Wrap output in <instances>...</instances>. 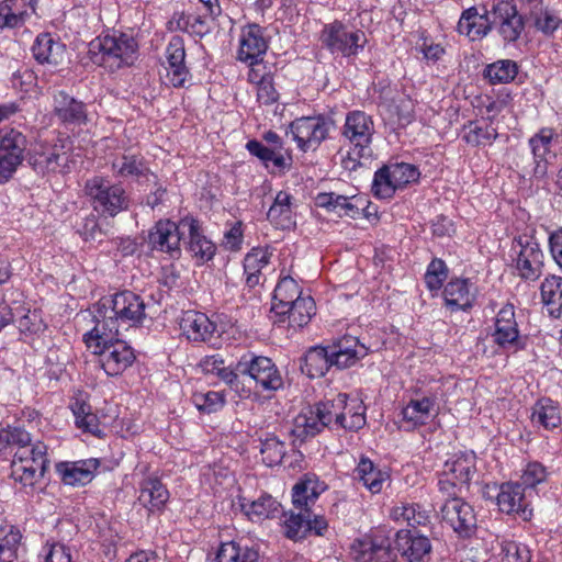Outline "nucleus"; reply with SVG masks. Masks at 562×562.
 I'll return each instance as SVG.
<instances>
[{
  "label": "nucleus",
  "mask_w": 562,
  "mask_h": 562,
  "mask_svg": "<svg viewBox=\"0 0 562 562\" xmlns=\"http://www.w3.org/2000/svg\"><path fill=\"white\" fill-rule=\"evenodd\" d=\"M145 308L143 297L128 290L103 296L93 305L94 331L105 337L122 335L123 331L143 324Z\"/></svg>",
  "instance_id": "1"
},
{
  "label": "nucleus",
  "mask_w": 562,
  "mask_h": 562,
  "mask_svg": "<svg viewBox=\"0 0 562 562\" xmlns=\"http://www.w3.org/2000/svg\"><path fill=\"white\" fill-rule=\"evenodd\" d=\"M139 45L128 33L113 31L101 34L89 43V59L109 72L132 67L138 59Z\"/></svg>",
  "instance_id": "2"
},
{
  "label": "nucleus",
  "mask_w": 562,
  "mask_h": 562,
  "mask_svg": "<svg viewBox=\"0 0 562 562\" xmlns=\"http://www.w3.org/2000/svg\"><path fill=\"white\" fill-rule=\"evenodd\" d=\"M120 336L105 337L101 333L95 335L94 327L83 335V342L98 355L99 363L109 376L122 374L136 359L133 348Z\"/></svg>",
  "instance_id": "3"
},
{
  "label": "nucleus",
  "mask_w": 562,
  "mask_h": 562,
  "mask_svg": "<svg viewBox=\"0 0 562 562\" xmlns=\"http://www.w3.org/2000/svg\"><path fill=\"white\" fill-rule=\"evenodd\" d=\"M83 196L99 217H115L130 206V195L120 183L103 176H93L85 181Z\"/></svg>",
  "instance_id": "4"
},
{
  "label": "nucleus",
  "mask_w": 562,
  "mask_h": 562,
  "mask_svg": "<svg viewBox=\"0 0 562 562\" xmlns=\"http://www.w3.org/2000/svg\"><path fill=\"white\" fill-rule=\"evenodd\" d=\"M48 468L47 446L36 441L32 447L16 449L11 462V476L26 493H32Z\"/></svg>",
  "instance_id": "5"
},
{
  "label": "nucleus",
  "mask_w": 562,
  "mask_h": 562,
  "mask_svg": "<svg viewBox=\"0 0 562 562\" xmlns=\"http://www.w3.org/2000/svg\"><path fill=\"white\" fill-rule=\"evenodd\" d=\"M322 46L331 54L342 57H356L363 50L368 40L366 33L355 26L335 20L324 25L319 34Z\"/></svg>",
  "instance_id": "6"
},
{
  "label": "nucleus",
  "mask_w": 562,
  "mask_h": 562,
  "mask_svg": "<svg viewBox=\"0 0 562 562\" xmlns=\"http://www.w3.org/2000/svg\"><path fill=\"white\" fill-rule=\"evenodd\" d=\"M335 127L336 124L333 116L317 114L295 119L290 123L289 132L297 148L307 153L316 150L324 140L329 138L330 132Z\"/></svg>",
  "instance_id": "7"
},
{
  "label": "nucleus",
  "mask_w": 562,
  "mask_h": 562,
  "mask_svg": "<svg viewBox=\"0 0 562 562\" xmlns=\"http://www.w3.org/2000/svg\"><path fill=\"white\" fill-rule=\"evenodd\" d=\"M419 177L420 172L415 165L391 162L375 171L371 191L378 199H391L397 189L417 182Z\"/></svg>",
  "instance_id": "8"
},
{
  "label": "nucleus",
  "mask_w": 562,
  "mask_h": 562,
  "mask_svg": "<svg viewBox=\"0 0 562 562\" xmlns=\"http://www.w3.org/2000/svg\"><path fill=\"white\" fill-rule=\"evenodd\" d=\"M236 370L241 375H248L254 380L256 387L261 392L273 394L283 387L284 381L281 371L276 363L263 356H244L236 364Z\"/></svg>",
  "instance_id": "9"
},
{
  "label": "nucleus",
  "mask_w": 562,
  "mask_h": 562,
  "mask_svg": "<svg viewBox=\"0 0 562 562\" xmlns=\"http://www.w3.org/2000/svg\"><path fill=\"white\" fill-rule=\"evenodd\" d=\"M268 146L257 139H250L246 149L257 157L271 173H284L292 166L291 151L284 147L282 138L273 131L263 134Z\"/></svg>",
  "instance_id": "10"
},
{
  "label": "nucleus",
  "mask_w": 562,
  "mask_h": 562,
  "mask_svg": "<svg viewBox=\"0 0 562 562\" xmlns=\"http://www.w3.org/2000/svg\"><path fill=\"white\" fill-rule=\"evenodd\" d=\"M491 338L497 350L503 352H517L525 349L526 342L520 335L514 304L506 303L497 312Z\"/></svg>",
  "instance_id": "11"
},
{
  "label": "nucleus",
  "mask_w": 562,
  "mask_h": 562,
  "mask_svg": "<svg viewBox=\"0 0 562 562\" xmlns=\"http://www.w3.org/2000/svg\"><path fill=\"white\" fill-rule=\"evenodd\" d=\"M518 276L526 281H535L541 276L543 252L540 245L526 235L514 237L510 248Z\"/></svg>",
  "instance_id": "12"
},
{
  "label": "nucleus",
  "mask_w": 562,
  "mask_h": 562,
  "mask_svg": "<svg viewBox=\"0 0 562 562\" xmlns=\"http://www.w3.org/2000/svg\"><path fill=\"white\" fill-rule=\"evenodd\" d=\"M491 23L506 44L516 43L524 30L525 18L519 14L515 0H492L490 3Z\"/></svg>",
  "instance_id": "13"
},
{
  "label": "nucleus",
  "mask_w": 562,
  "mask_h": 562,
  "mask_svg": "<svg viewBox=\"0 0 562 562\" xmlns=\"http://www.w3.org/2000/svg\"><path fill=\"white\" fill-rule=\"evenodd\" d=\"M393 542L389 531L375 529L353 542L355 560L357 562H394L397 550L393 547Z\"/></svg>",
  "instance_id": "14"
},
{
  "label": "nucleus",
  "mask_w": 562,
  "mask_h": 562,
  "mask_svg": "<svg viewBox=\"0 0 562 562\" xmlns=\"http://www.w3.org/2000/svg\"><path fill=\"white\" fill-rule=\"evenodd\" d=\"M27 139L13 127L0 128V183L12 178L24 159Z\"/></svg>",
  "instance_id": "15"
},
{
  "label": "nucleus",
  "mask_w": 562,
  "mask_h": 562,
  "mask_svg": "<svg viewBox=\"0 0 562 562\" xmlns=\"http://www.w3.org/2000/svg\"><path fill=\"white\" fill-rule=\"evenodd\" d=\"M344 398H347V394L339 393L333 401L315 404L319 422H324V428L358 431L364 427L366 418L352 411V407H347V412L350 414V420H347L344 411L340 412V408H344Z\"/></svg>",
  "instance_id": "16"
},
{
  "label": "nucleus",
  "mask_w": 562,
  "mask_h": 562,
  "mask_svg": "<svg viewBox=\"0 0 562 562\" xmlns=\"http://www.w3.org/2000/svg\"><path fill=\"white\" fill-rule=\"evenodd\" d=\"M183 235L181 220L179 223L160 220L149 231L147 243L153 251L165 252L171 259H179L181 256L180 243Z\"/></svg>",
  "instance_id": "17"
},
{
  "label": "nucleus",
  "mask_w": 562,
  "mask_h": 562,
  "mask_svg": "<svg viewBox=\"0 0 562 562\" xmlns=\"http://www.w3.org/2000/svg\"><path fill=\"white\" fill-rule=\"evenodd\" d=\"M69 155L63 145L37 143L32 149L29 164L40 175L64 173L68 167Z\"/></svg>",
  "instance_id": "18"
},
{
  "label": "nucleus",
  "mask_w": 562,
  "mask_h": 562,
  "mask_svg": "<svg viewBox=\"0 0 562 562\" xmlns=\"http://www.w3.org/2000/svg\"><path fill=\"white\" fill-rule=\"evenodd\" d=\"M442 520L462 538H470L476 530L473 507L460 497L448 498L441 507Z\"/></svg>",
  "instance_id": "19"
},
{
  "label": "nucleus",
  "mask_w": 562,
  "mask_h": 562,
  "mask_svg": "<svg viewBox=\"0 0 562 562\" xmlns=\"http://www.w3.org/2000/svg\"><path fill=\"white\" fill-rule=\"evenodd\" d=\"M396 550L406 562H430L432 546L427 536L418 530L401 529L395 532Z\"/></svg>",
  "instance_id": "20"
},
{
  "label": "nucleus",
  "mask_w": 562,
  "mask_h": 562,
  "mask_svg": "<svg viewBox=\"0 0 562 562\" xmlns=\"http://www.w3.org/2000/svg\"><path fill=\"white\" fill-rule=\"evenodd\" d=\"M374 134V123L372 117L363 111L353 110L347 113L345 124L341 130V136L351 147L357 150L366 151Z\"/></svg>",
  "instance_id": "21"
},
{
  "label": "nucleus",
  "mask_w": 562,
  "mask_h": 562,
  "mask_svg": "<svg viewBox=\"0 0 562 562\" xmlns=\"http://www.w3.org/2000/svg\"><path fill=\"white\" fill-rule=\"evenodd\" d=\"M166 79L173 88H182L191 77L186 64L184 41L181 36L175 35L166 47Z\"/></svg>",
  "instance_id": "22"
},
{
  "label": "nucleus",
  "mask_w": 562,
  "mask_h": 562,
  "mask_svg": "<svg viewBox=\"0 0 562 562\" xmlns=\"http://www.w3.org/2000/svg\"><path fill=\"white\" fill-rule=\"evenodd\" d=\"M525 491L518 482L502 483L496 494L498 509L506 515H518L524 520L530 519L532 510L529 508Z\"/></svg>",
  "instance_id": "23"
},
{
  "label": "nucleus",
  "mask_w": 562,
  "mask_h": 562,
  "mask_svg": "<svg viewBox=\"0 0 562 562\" xmlns=\"http://www.w3.org/2000/svg\"><path fill=\"white\" fill-rule=\"evenodd\" d=\"M436 406L437 397L435 395L412 397L402 408L400 427L405 431H414L427 425L434 416L432 412Z\"/></svg>",
  "instance_id": "24"
},
{
  "label": "nucleus",
  "mask_w": 562,
  "mask_h": 562,
  "mask_svg": "<svg viewBox=\"0 0 562 562\" xmlns=\"http://www.w3.org/2000/svg\"><path fill=\"white\" fill-rule=\"evenodd\" d=\"M111 170L116 178L138 183L147 182L154 176L144 156L130 151L116 155L111 161Z\"/></svg>",
  "instance_id": "25"
},
{
  "label": "nucleus",
  "mask_w": 562,
  "mask_h": 562,
  "mask_svg": "<svg viewBox=\"0 0 562 562\" xmlns=\"http://www.w3.org/2000/svg\"><path fill=\"white\" fill-rule=\"evenodd\" d=\"M53 113L65 125L81 126L88 123L87 104L64 90L53 94Z\"/></svg>",
  "instance_id": "26"
},
{
  "label": "nucleus",
  "mask_w": 562,
  "mask_h": 562,
  "mask_svg": "<svg viewBox=\"0 0 562 562\" xmlns=\"http://www.w3.org/2000/svg\"><path fill=\"white\" fill-rule=\"evenodd\" d=\"M182 231L188 233V250L199 263H204L213 259L216 252L215 244L209 239L204 233L199 220L193 216L181 218Z\"/></svg>",
  "instance_id": "27"
},
{
  "label": "nucleus",
  "mask_w": 562,
  "mask_h": 562,
  "mask_svg": "<svg viewBox=\"0 0 562 562\" xmlns=\"http://www.w3.org/2000/svg\"><path fill=\"white\" fill-rule=\"evenodd\" d=\"M333 362L337 369H347L358 363L369 355L370 348L360 342L357 337L345 335L328 346Z\"/></svg>",
  "instance_id": "28"
},
{
  "label": "nucleus",
  "mask_w": 562,
  "mask_h": 562,
  "mask_svg": "<svg viewBox=\"0 0 562 562\" xmlns=\"http://www.w3.org/2000/svg\"><path fill=\"white\" fill-rule=\"evenodd\" d=\"M366 199L361 196H345L334 192H322L315 198V204L327 211L336 212L339 216L357 218L368 207Z\"/></svg>",
  "instance_id": "29"
},
{
  "label": "nucleus",
  "mask_w": 562,
  "mask_h": 562,
  "mask_svg": "<svg viewBox=\"0 0 562 562\" xmlns=\"http://www.w3.org/2000/svg\"><path fill=\"white\" fill-rule=\"evenodd\" d=\"M35 10L36 0H1L0 31L23 27Z\"/></svg>",
  "instance_id": "30"
},
{
  "label": "nucleus",
  "mask_w": 562,
  "mask_h": 562,
  "mask_svg": "<svg viewBox=\"0 0 562 562\" xmlns=\"http://www.w3.org/2000/svg\"><path fill=\"white\" fill-rule=\"evenodd\" d=\"M32 55L41 65L58 67L64 64L67 48L64 43L55 38L50 33H41L32 45Z\"/></svg>",
  "instance_id": "31"
},
{
  "label": "nucleus",
  "mask_w": 562,
  "mask_h": 562,
  "mask_svg": "<svg viewBox=\"0 0 562 562\" xmlns=\"http://www.w3.org/2000/svg\"><path fill=\"white\" fill-rule=\"evenodd\" d=\"M268 49L265 29L258 24H248L241 29L237 59L239 61L257 60Z\"/></svg>",
  "instance_id": "32"
},
{
  "label": "nucleus",
  "mask_w": 562,
  "mask_h": 562,
  "mask_svg": "<svg viewBox=\"0 0 562 562\" xmlns=\"http://www.w3.org/2000/svg\"><path fill=\"white\" fill-rule=\"evenodd\" d=\"M180 329L188 340L194 342L210 341L216 333L217 326L206 314L195 311L183 313Z\"/></svg>",
  "instance_id": "33"
},
{
  "label": "nucleus",
  "mask_w": 562,
  "mask_h": 562,
  "mask_svg": "<svg viewBox=\"0 0 562 562\" xmlns=\"http://www.w3.org/2000/svg\"><path fill=\"white\" fill-rule=\"evenodd\" d=\"M299 283L290 276L281 277L273 292L271 312L278 317L274 322H284L290 305L303 299Z\"/></svg>",
  "instance_id": "34"
},
{
  "label": "nucleus",
  "mask_w": 562,
  "mask_h": 562,
  "mask_svg": "<svg viewBox=\"0 0 562 562\" xmlns=\"http://www.w3.org/2000/svg\"><path fill=\"white\" fill-rule=\"evenodd\" d=\"M99 467L100 461L91 458L76 462H63L57 464L56 468L65 484L71 486H83L93 480Z\"/></svg>",
  "instance_id": "35"
},
{
  "label": "nucleus",
  "mask_w": 562,
  "mask_h": 562,
  "mask_svg": "<svg viewBox=\"0 0 562 562\" xmlns=\"http://www.w3.org/2000/svg\"><path fill=\"white\" fill-rule=\"evenodd\" d=\"M138 503L149 513L161 512L169 499V492L156 475H147L139 482Z\"/></svg>",
  "instance_id": "36"
},
{
  "label": "nucleus",
  "mask_w": 562,
  "mask_h": 562,
  "mask_svg": "<svg viewBox=\"0 0 562 562\" xmlns=\"http://www.w3.org/2000/svg\"><path fill=\"white\" fill-rule=\"evenodd\" d=\"M237 505L250 520L276 518L282 513L281 504L269 494H262L257 499L238 495Z\"/></svg>",
  "instance_id": "37"
},
{
  "label": "nucleus",
  "mask_w": 562,
  "mask_h": 562,
  "mask_svg": "<svg viewBox=\"0 0 562 562\" xmlns=\"http://www.w3.org/2000/svg\"><path fill=\"white\" fill-rule=\"evenodd\" d=\"M490 9L485 8L480 14L475 7L464 10L458 23V32L470 40L475 41L484 37L493 27L491 23Z\"/></svg>",
  "instance_id": "38"
},
{
  "label": "nucleus",
  "mask_w": 562,
  "mask_h": 562,
  "mask_svg": "<svg viewBox=\"0 0 562 562\" xmlns=\"http://www.w3.org/2000/svg\"><path fill=\"white\" fill-rule=\"evenodd\" d=\"M445 304L451 312L470 311L474 304V296L470 293L468 279H451L443 288Z\"/></svg>",
  "instance_id": "39"
},
{
  "label": "nucleus",
  "mask_w": 562,
  "mask_h": 562,
  "mask_svg": "<svg viewBox=\"0 0 562 562\" xmlns=\"http://www.w3.org/2000/svg\"><path fill=\"white\" fill-rule=\"evenodd\" d=\"M540 297L549 317L562 318V277L547 276L540 284Z\"/></svg>",
  "instance_id": "40"
},
{
  "label": "nucleus",
  "mask_w": 562,
  "mask_h": 562,
  "mask_svg": "<svg viewBox=\"0 0 562 562\" xmlns=\"http://www.w3.org/2000/svg\"><path fill=\"white\" fill-rule=\"evenodd\" d=\"M531 422L548 431L560 429L562 425L560 404L549 397L538 400L532 407Z\"/></svg>",
  "instance_id": "41"
},
{
  "label": "nucleus",
  "mask_w": 562,
  "mask_h": 562,
  "mask_svg": "<svg viewBox=\"0 0 562 562\" xmlns=\"http://www.w3.org/2000/svg\"><path fill=\"white\" fill-rule=\"evenodd\" d=\"M326 485L315 476H305L293 486L292 503L294 508L312 510Z\"/></svg>",
  "instance_id": "42"
},
{
  "label": "nucleus",
  "mask_w": 562,
  "mask_h": 562,
  "mask_svg": "<svg viewBox=\"0 0 562 562\" xmlns=\"http://www.w3.org/2000/svg\"><path fill=\"white\" fill-rule=\"evenodd\" d=\"M292 195L286 191H279L270 206L267 218L276 227L290 229L295 225L294 205Z\"/></svg>",
  "instance_id": "43"
},
{
  "label": "nucleus",
  "mask_w": 562,
  "mask_h": 562,
  "mask_svg": "<svg viewBox=\"0 0 562 562\" xmlns=\"http://www.w3.org/2000/svg\"><path fill=\"white\" fill-rule=\"evenodd\" d=\"M303 362L302 372L312 379L324 376L331 367H335L329 348L322 346L311 347Z\"/></svg>",
  "instance_id": "44"
},
{
  "label": "nucleus",
  "mask_w": 562,
  "mask_h": 562,
  "mask_svg": "<svg viewBox=\"0 0 562 562\" xmlns=\"http://www.w3.org/2000/svg\"><path fill=\"white\" fill-rule=\"evenodd\" d=\"M324 429V422H319L314 406L304 408L293 422L292 436L301 442L315 437Z\"/></svg>",
  "instance_id": "45"
},
{
  "label": "nucleus",
  "mask_w": 562,
  "mask_h": 562,
  "mask_svg": "<svg viewBox=\"0 0 562 562\" xmlns=\"http://www.w3.org/2000/svg\"><path fill=\"white\" fill-rule=\"evenodd\" d=\"M497 130L487 123L485 120L482 121H470L463 126V140L473 147H485L493 144L497 138Z\"/></svg>",
  "instance_id": "46"
},
{
  "label": "nucleus",
  "mask_w": 562,
  "mask_h": 562,
  "mask_svg": "<svg viewBox=\"0 0 562 562\" xmlns=\"http://www.w3.org/2000/svg\"><path fill=\"white\" fill-rule=\"evenodd\" d=\"M442 470L450 474V477L458 480V484H463L468 490L471 479L476 471L475 456L473 453L454 456L445 462Z\"/></svg>",
  "instance_id": "47"
},
{
  "label": "nucleus",
  "mask_w": 562,
  "mask_h": 562,
  "mask_svg": "<svg viewBox=\"0 0 562 562\" xmlns=\"http://www.w3.org/2000/svg\"><path fill=\"white\" fill-rule=\"evenodd\" d=\"M355 477L362 482L372 494H378L382 491L389 475L378 469L369 458L361 457L355 469Z\"/></svg>",
  "instance_id": "48"
},
{
  "label": "nucleus",
  "mask_w": 562,
  "mask_h": 562,
  "mask_svg": "<svg viewBox=\"0 0 562 562\" xmlns=\"http://www.w3.org/2000/svg\"><path fill=\"white\" fill-rule=\"evenodd\" d=\"M259 552L254 547L237 541L224 542L217 550L216 562H258Z\"/></svg>",
  "instance_id": "49"
},
{
  "label": "nucleus",
  "mask_w": 562,
  "mask_h": 562,
  "mask_svg": "<svg viewBox=\"0 0 562 562\" xmlns=\"http://www.w3.org/2000/svg\"><path fill=\"white\" fill-rule=\"evenodd\" d=\"M528 19L532 22L537 31L546 36H551L562 24L559 14L541 4L532 5L527 13Z\"/></svg>",
  "instance_id": "50"
},
{
  "label": "nucleus",
  "mask_w": 562,
  "mask_h": 562,
  "mask_svg": "<svg viewBox=\"0 0 562 562\" xmlns=\"http://www.w3.org/2000/svg\"><path fill=\"white\" fill-rule=\"evenodd\" d=\"M283 530L288 539L297 541L308 537L310 510L294 508L284 513Z\"/></svg>",
  "instance_id": "51"
},
{
  "label": "nucleus",
  "mask_w": 562,
  "mask_h": 562,
  "mask_svg": "<svg viewBox=\"0 0 562 562\" xmlns=\"http://www.w3.org/2000/svg\"><path fill=\"white\" fill-rule=\"evenodd\" d=\"M391 517L396 521H406L413 528L412 530H416L418 526H427L430 522L429 512L416 503H402L394 506Z\"/></svg>",
  "instance_id": "52"
},
{
  "label": "nucleus",
  "mask_w": 562,
  "mask_h": 562,
  "mask_svg": "<svg viewBox=\"0 0 562 562\" xmlns=\"http://www.w3.org/2000/svg\"><path fill=\"white\" fill-rule=\"evenodd\" d=\"M518 64L512 59H499L488 64L483 71V77L491 85H504L514 81L518 75Z\"/></svg>",
  "instance_id": "53"
},
{
  "label": "nucleus",
  "mask_w": 562,
  "mask_h": 562,
  "mask_svg": "<svg viewBox=\"0 0 562 562\" xmlns=\"http://www.w3.org/2000/svg\"><path fill=\"white\" fill-rule=\"evenodd\" d=\"M19 529L9 524L0 525V562H14L21 541Z\"/></svg>",
  "instance_id": "54"
},
{
  "label": "nucleus",
  "mask_w": 562,
  "mask_h": 562,
  "mask_svg": "<svg viewBox=\"0 0 562 562\" xmlns=\"http://www.w3.org/2000/svg\"><path fill=\"white\" fill-rule=\"evenodd\" d=\"M260 454L266 465H278L286 454V445L277 435L267 434L265 438L260 439Z\"/></svg>",
  "instance_id": "55"
},
{
  "label": "nucleus",
  "mask_w": 562,
  "mask_h": 562,
  "mask_svg": "<svg viewBox=\"0 0 562 562\" xmlns=\"http://www.w3.org/2000/svg\"><path fill=\"white\" fill-rule=\"evenodd\" d=\"M291 310L286 312L291 326L303 327L311 321L312 316L315 315L316 305L312 296H305L294 304L290 305Z\"/></svg>",
  "instance_id": "56"
},
{
  "label": "nucleus",
  "mask_w": 562,
  "mask_h": 562,
  "mask_svg": "<svg viewBox=\"0 0 562 562\" xmlns=\"http://www.w3.org/2000/svg\"><path fill=\"white\" fill-rule=\"evenodd\" d=\"M558 140V133L552 127L540 128L529 139L533 158H544L550 153L551 147Z\"/></svg>",
  "instance_id": "57"
},
{
  "label": "nucleus",
  "mask_w": 562,
  "mask_h": 562,
  "mask_svg": "<svg viewBox=\"0 0 562 562\" xmlns=\"http://www.w3.org/2000/svg\"><path fill=\"white\" fill-rule=\"evenodd\" d=\"M191 401L198 411L204 414L215 413L225 404L224 395L215 391L195 392Z\"/></svg>",
  "instance_id": "58"
},
{
  "label": "nucleus",
  "mask_w": 562,
  "mask_h": 562,
  "mask_svg": "<svg viewBox=\"0 0 562 562\" xmlns=\"http://www.w3.org/2000/svg\"><path fill=\"white\" fill-rule=\"evenodd\" d=\"M213 23L210 21V18L193 13L180 16L177 21V26L180 30L202 37L212 31Z\"/></svg>",
  "instance_id": "59"
},
{
  "label": "nucleus",
  "mask_w": 562,
  "mask_h": 562,
  "mask_svg": "<svg viewBox=\"0 0 562 562\" xmlns=\"http://www.w3.org/2000/svg\"><path fill=\"white\" fill-rule=\"evenodd\" d=\"M448 267L442 259L434 258L427 267L425 273V283L430 291H438L441 289L443 282L448 278Z\"/></svg>",
  "instance_id": "60"
},
{
  "label": "nucleus",
  "mask_w": 562,
  "mask_h": 562,
  "mask_svg": "<svg viewBox=\"0 0 562 562\" xmlns=\"http://www.w3.org/2000/svg\"><path fill=\"white\" fill-rule=\"evenodd\" d=\"M503 562H530L531 552L529 548L520 542L504 541L502 543Z\"/></svg>",
  "instance_id": "61"
},
{
  "label": "nucleus",
  "mask_w": 562,
  "mask_h": 562,
  "mask_svg": "<svg viewBox=\"0 0 562 562\" xmlns=\"http://www.w3.org/2000/svg\"><path fill=\"white\" fill-rule=\"evenodd\" d=\"M272 250L269 247L252 248L244 258V270H261L270 263Z\"/></svg>",
  "instance_id": "62"
},
{
  "label": "nucleus",
  "mask_w": 562,
  "mask_h": 562,
  "mask_svg": "<svg viewBox=\"0 0 562 562\" xmlns=\"http://www.w3.org/2000/svg\"><path fill=\"white\" fill-rule=\"evenodd\" d=\"M548 477L546 467L537 461L529 462L521 475V485L526 487H535L538 484L544 482Z\"/></svg>",
  "instance_id": "63"
},
{
  "label": "nucleus",
  "mask_w": 562,
  "mask_h": 562,
  "mask_svg": "<svg viewBox=\"0 0 562 562\" xmlns=\"http://www.w3.org/2000/svg\"><path fill=\"white\" fill-rule=\"evenodd\" d=\"M44 550V562H72L70 549L63 543H47Z\"/></svg>",
  "instance_id": "64"
}]
</instances>
